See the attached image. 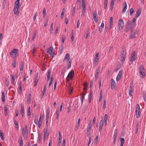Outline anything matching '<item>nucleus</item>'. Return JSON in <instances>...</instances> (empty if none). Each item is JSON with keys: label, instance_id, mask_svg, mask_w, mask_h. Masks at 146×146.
Wrapping results in <instances>:
<instances>
[{"label": "nucleus", "instance_id": "obj_13", "mask_svg": "<svg viewBox=\"0 0 146 146\" xmlns=\"http://www.w3.org/2000/svg\"><path fill=\"white\" fill-rule=\"evenodd\" d=\"M111 89H113L115 88L116 86V84L114 80L113 79H111Z\"/></svg>", "mask_w": 146, "mask_h": 146}, {"label": "nucleus", "instance_id": "obj_55", "mask_svg": "<svg viewBox=\"0 0 146 146\" xmlns=\"http://www.w3.org/2000/svg\"><path fill=\"white\" fill-rule=\"evenodd\" d=\"M99 59H94V64H96L97 62H98V61Z\"/></svg>", "mask_w": 146, "mask_h": 146}, {"label": "nucleus", "instance_id": "obj_11", "mask_svg": "<svg viewBox=\"0 0 146 146\" xmlns=\"http://www.w3.org/2000/svg\"><path fill=\"white\" fill-rule=\"evenodd\" d=\"M58 146H60V143L62 141V136L61 133L60 131H58Z\"/></svg>", "mask_w": 146, "mask_h": 146}, {"label": "nucleus", "instance_id": "obj_58", "mask_svg": "<svg viewBox=\"0 0 146 146\" xmlns=\"http://www.w3.org/2000/svg\"><path fill=\"white\" fill-rule=\"evenodd\" d=\"M31 94H29V96H28L27 98V101L28 102H29L30 100L31 99Z\"/></svg>", "mask_w": 146, "mask_h": 146}, {"label": "nucleus", "instance_id": "obj_52", "mask_svg": "<svg viewBox=\"0 0 146 146\" xmlns=\"http://www.w3.org/2000/svg\"><path fill=\"white\" fill-rule=\"evenodd\" d=\"M82 7H86V5L85 2H82Z\"/></svg>", "mask_w": 146, "mask_h": 146}, {"label": "nucleus", "instance_id": "obj_63", "mask_svg": "<svg viewBox=\"0 0 146 146\" xmlns=\"http://www.w3.org/2000/svg\"><path fill=\"white\" fill-rule=\"evenodd\" d=\"M131 21L130 20H129L128 21L127 23V24L128 25L127 26L129 27V25L130 24H131Z\"/></svg>", "mask_w": 146, "mask_h": 146}, {"label": "nucleus", "instance_id": "obj_42", "mask_svg": "<svg viewBox=\"0 0 146 146\" xmlns=\"http://www.w3.org/2000/svg\"><path fill=\"white\" fill-rule=\"evenodd\" d=\"M139 129V125L138 123H137V124L136 127V134H137V133Z\"/></svg>", "mask_w": 146, "mask_h": 146}, {"label": "nucleus", "instance_id": "obj_12", "mask_svg": "<svg viewBox=\"0 0 146 146\" xmlns=\"http://www.w3.org/2000/svg\"><path fill=\"white\" fill-rule=\"evenodd\" d=\"M38 73H37L35 78L34 81V86H36L37 85V83L38 81Z\"/></svg>", "mask_w": 146, "mask_h": 146}, {"label": "nucleus", "instance_id": "obj_31", "mask_svg": "<svg viewBox=\"0 0 146 146\" xmlns=\"http://www.w3.org/2000/svg\"><path fill=\"white\" fill-rule=\"evenodd\" d=\"M53 77H52L50 78V80L49 82V85H48L49 87L51 85L52 83V82L53 81Z\"/></svg>", "mask_w": 146, "mask_h": 146}, {"label": "nucleus", "instance_id": "obj_39", "mask_svg": "<svg viewBox=\"0 0 146 146\" xmlns=\"http://www.w3.org/2000/svg\"><path fill=\"white\" fill-rule=\"evenodd\" d=\"M134 12V10L133 8H131L130 10V15H132Z\"/></svg>", "mask_w": 146, "mask_h": 146}, {"label": "nucleus", "instance_id": "obj_47", "mask_svg": "<svg viewBox=\"0 0 146 146\" xmlns=\"http://www.w3.org/2000/svg\"><path fill=\"white\" fill-rule=\"evenodd\" d=\"M71 60L69 61V64H68V69H69L71 67Z\"/></svg>", "mask_w": 146, "mask_h": 146}, {"label": "nucleus", "instance_id": "obj_40", "mask_svg": "<svg viewBox=\"0 0 146 146\" xmlns=\"http://www.w3.org/2000/svg\"><path fill=\"white\" fill-rule=\"evenodd\" d=\"M135 25V24L133 25V24H131V25L130 28V30L131 31H133V29L134 28Z\"/></svg>", "mask_w": 146, "mask_h": 146}, {"label": "nucleus", "instance_id": "obj_7", "mask_svg": "<svg viewBox=\"0 0 146 146\" xmlns=\"http://www.w3.org/2000/svg\"><path fill=\"white\" fill-rule=\"evenodd\" d=\"M49 53L50 55L51 56H52V57H54V50L53 47L52 46H51L50 48Z\"/></svg>", "mask_w": 146, "mask_h": 146}, {"label": "nucleus", "instance_id": "obj_25", "mask_svg": "<svg viewBox=\"0 0 146 146\" xmlns=\"http://www.w3.org/2000/svg\"><path fill=\"white\" fill-rule=\"evenodd\" d=\"M70 57V54L68 53H67L65 55L64 60L66 61L67 60H68L67 61L68 62L69 59Z\"/></svg>", "mask_w": 146, "mask_h": 146}, {"label": "nucleus", "instance_id": "obj_19", "mask_svg": "<svg viewBox=\"0 0 146 146\" xmlns=\"http://www.w3.org/2000/svg\"><path fill=\"white\" fill-rule=\"evenodd\" d=\"M145 72L144 67L142 65H141L140 66L139 72Z\"/></svg>", "mask_w": 146, "mask_h": 146}, {"label": "nucleus", "instance_id": "obj_59", "mask_svg": "<svg viewBox=\"0 0 146 146\" xmlns=\"http://www.w3.org/2000/svg\"><path fill=\"white\" fill-rule=\"evenodd\" d=\"M80 20H78V21L77 22V28H79V26H80Z\"/></svg>", "mask_w": 146, "mask_h": 146}, {"label": "nucleus", "instance_id": "obj_30", "mask_svg": "<svg viewBox=\"0 0 146 146\" xmlns=\"http://www.w3.org/2000/svg\"><path fill=\"white\" fill-rule=\"evenodd\" d=\"M145 72H139V74L143 78H144L145 76Z\"/></svg>", "mask_w": 146, "mask_h": 146}, {"label": "nucleus", "instance_id": "obj_9", "mask_svg": "<svg viewBox=\"0 0 146 146\" xmlns=\"http://www.w3.org/2000/svg\"><path fill=\"white\" fill-rule=\"evenodd\" d=\"M122 71L121 70H120L119 71L116 78L117 81H119L121 78L122 76Z\"/></svg>", "mask_w": 146, "mask_h": 146}, {"label": "nucleus", "instance_id": "obj_48", "mask_svg": "<svg viewBox=\"0 0 146 146\" xmlns=\"http://www.w3.org/2000/svg\"><path fill=\"white\" fill-rule=\"evenodd\" d=\"M84 96H81L80 97L81 100V104L82 105L84 101Z\"/></svg>", "mask_w": 146, "mask_h": 146}, {"label": "nucleus", "instance_id": "obj_56", "mask_svg": "<svg viewBox=\"0 0 146 146\" xmlns=\"http://www.w3.org/2000/svg\"><path fill=\"white\" fill-rule=\"evenodd\" d=\"M37 15V12H36L35 13V14L34 15V17H33L34 21H35L36 20V19Z\"/></svg>", "mask_w": 146, "mask_h": 146}, {"label": "nucleus", "instance_id": "obj_20", "mask_svg": "<svg viewBox=\"0 0 146 146\" xmlns=\"http://www.w3.org/2000/svg\"><path fill=\"white\" fill-rule=\"evenodd\" d=\"M124 6L123 8V11L122 12V13H124L125 12L127 7V4L126 2L124 3Z\"/></svg>", "mask_w": 146, "mask_h": 146}, {"label": "nucleus", "instance_id": "obj_23", "mask_svg": "<svg viewBox=\"0 0 146 146\" xmlns=\"http://www.w3.org/2000/svg\"><path fill=\"white\" fill-rule=\"evenodd\" d=\"M113 18L112 17H111L110 19V26H109V29H111V26H112L113 24Z\"/></svg>", "mask_w": 146, "mask_h": 146}, {"label": "nucleus", "instance_id": "obj_62", "mask_svg": "<svg viewBox=\"0 0 146 146\" xmlns=\"http://www.w3.org/2000/svg\"><path fill=\"white\" fill-rule=\"evenodd\" d=\"M42 119H41V115L40 116L39 120L38 122V123H42Z\"/></svg>", "mask_w": 146, "mask_h": 146}, {"label": "nucleus", "instance_id": "obj_5", "mask_svg": "<svg viewBox=\"0 0 146 146\" xmlns=\"http://www.w3.org/2000/svg\"><path fill=\"white\" fill-rule=\"evenodd\" d=\"M13 10L15 14H16L17 13L18 10V0H17L15 2Z\"/></svg>", "mask_w": 146, "mask_h": 146}, {"label": "nucleus", "instance_id": "obj_64", "mask_svg": "<svg viewBox=\"0 0 146 146\" xmlns=\"http://www.w3.org/2000/svg\"><path fill=\"white\" fill-rule=\"evenodd\" d=\"M41 139H42L41 134H39V141L40 142L41 140Z\"/></svg>", "mask_w": 146, "mask_h": 146}, {"label": "nucleus", "instance_id": "obj_34", "mask_svg": "<svg viewBox=\"0 0 146 146\" xmlns=\"http://www.w3.org/2000/svg\"><path fill=\"white\" fill-rule=\"evenodd\" d=\"M102 91L101 90L100 91V98L99 99V101H101L102 100Z\"/></svg>", "mask_w": 146, "mask_h": 146}, {"label": "nucleus", "instance_id": "obj_43", "mask_svg": "<svg viewBox=\"0 0 146 146\" xmlns=\"http://www.w3.org/2000/svg\"><path fill=\"white\" fill-rule=\"evenodd\" d=\"M101 66H99L96 70V73H97V74H99V73L100 72V70H101Z\"/></svg>", "mask_w": 146, "mask_h": 146}, {"label": "nucleus", "instance_id": "obj_21", "mask_svg": "<svg viewBox=\"0 0 146 146\" xmlns=\"http://www.w3.org/2000/svg\"><path fill=\"white\" fill-rule=\"evenodd\" d=\"M141 12V9H139L136 12L135 17L136 18L138 17L140 15Z\"/></svg>", "mask_w": 146, "mask_h": 146}, {"label": "nucleus", "instance_id": "obj_16", "mask_svg": "<svg viewBox=\"0 0 146 146\" xmlns=\"http://www.w3.org/2000/svg\"><path fill=\"white\" fill-rule=\"evenodd\" d=\"M92 90L90 89L88 97V102L89 103H90L91 102L92 98Z\"/></svg>", "mask_w": 146, "mask_h": 146}, {"label": "nucleus", "instance_id": "obj_18", "mask_svg": "<svg viewBox=\"0 0 146 146\" xmlns=\"http://www.w3.org/2000/svg\"><path fill=\"white\" fill-rule=\"evenodd\" d=\"M104 125V122L103 120V118L102 117V120H101L100 123V127H99V130L100 132L101 130L102 129V127L103 126V125ZM101 132H100V133Z\"/></svg>", "mask_w": 146, "mask_h": 146}, {"label": "nucleus", "instance_id": "obj_3", "mask_svg": "<svg viewBox=\"0 0 146 146\" xmlns=\"http://www.w3.org/2000/svg\"><path fill=\"white\" fill-rule=\"evenodd\" d=\"M74 76V71L73 70H72L69 73L66 78V82H68L70 79H72L73 78Z\"/></svg>", "mask_w": 146, "mask_h": 146}, {"label": "nucleus", "instance_id": "obj_28", "mask_svg": "<svg viewBox=\"0 0 146 146\" xmlns=\"http://www.w3.org/2000/svg\"><path fill=\"white\" fill-rule=\"evenodd\" d=\"M14 122L15 124V127L17 130L18 129V124L16 120L15 119L14 120Z\"/></svg>", "mask_w": 146, "mask_h": 146}, {"label": "nucleus", "instance_id": "obj_38", "mask_svg": "<svg viewBox=\"0 0 146 146\" xmlns=\"http://www.w3.org/2000/svg\"><path fill=\"white\" fill-rule=\"evenodd\" d=\"M143 98L144 99V100L146 102V92H143Z\"/></svg>", "mask_w": 146, "mask_h": 146}, {"label": "nucleus", "instance_id": "obj_14", "mask_svg": "<svg viewBox=\"0 0 146 146\" xmlns=\"http://www.w3.org/2000/svg\"><path fill=\"white\" fill-rule=\"evenodd\" d=\"M135 33L133 31H131V33L129 36V38L132 39L135 38Z\"/></svg>", "mask_w": 146, "mask_h": 146}, {"label": "nucleus", "instance_id": "obj_36", "mask_svg": "<svg viewBox=\"0 0 146 146\" xmlns=\"http://www.w3.org/2000/svg\"><path fill=\"white\" fill-rule=\"evenodd\" d=\"M45 131L46 132V139H47L49 135V131L48 130H47L46 131H44V132Z\"/></svg>", "mask_w": 146, "mask_h": 146}, {"label": "nucleus", "instance_id": "obj_50", "mask_svg": "<svg viewBox=\"0 0 146 146\" xmlns=\"http://www.w3.org/2000/svg\"><path fill=\"white\" fill-rule=\"evenodd\" d=\"M56 114L57 116L56 117V119H59V113H58V111L57 110L56 111Z\"/></svg>", "mask_w": 146, "mask_h": 146}, {"label": "nucleus", "instance_id": "obj_1", "mask_svg": "<svg viewBox=\"0 0 146 146\" xmlns=\"http://www.w3.org/2000/svg\"><path fill=\"white\" fill-rule=\"evenodd\" d=\"M18 51V50L15 48L12 50L10 53L11 57L13 58L16 57L17 55H18L17 54Z\"/></svg>", "mask_w": 146, "mask_h": 146}, {"label": "nucleus", "instance_id": "obj_33", "mask_svg": "<svg viewBox=\"0 0 146 146\" xmlns=\"http://www.w3.org/2000/svg\"><path fill=\"white\" fill-rule=\"evenodd\" d=\"M65 10V9L64 8L62 9V13L61 14V16H60V19H63L64 17V10Z\"/></svg>", "mask_w": 146, "mask_h": 146}, {"label": "nucleus", "instance_id": "obj_15", "mask_svg": "<svg viewBox=\"0 0 146 146\" xmlns=\"http://www.w3.org/2000/svg\"><path fill=\"white\" fill-rule=\"evenodd\" d=\"M22 131L23 135H26L27 134L28 131L27 125H25V130L24 128H23Z\"/></svg>", "mask_w": 146, "mask_h": 146}, {"label": "nucleus", "instance_id": "obj_45", "mask_svg": "<svg viewBox=\"0 0 146 146\" xmlns=\"http://www.w3.org/2000/svg\"><path fill=\"white\" fill-rule=\"evenodd\" d=\"M46 14V10L45 8H44L43 9V17H44L45 15Z\"/></svg>", "mask_w": 146, "mask_h": 146}, {"label": "nucleus", "instance_id": "obj_61", "mask_svg": "<svg viewBox=\"0 0 146 146\" xmlns=\"http://www.w3.org/2000/svg\"><path fill=\"white\" fill-rule=\"evenodd\" d=\"M65 139H64L63 140L62 144V146H65Z\"/></svg>", "mask_w": 146, "mask_h": 146}, {"label": "nucleus", "instance_id": "obj_46", "mask_svg": "<svg viewBox=\"0 0 146 146\" xmlns=\"http://www.w3.org/2000/svg\"><path fill=\"white\" fill-rule=\"evenodd\" d=\"M120 141L121 142V144H124L125 142V140L124 138H121Z\"/></svg>", "mask_w": 146, "mask_h": 146}, {"label": "nucleus", "instance_id": "obj_53", "mask_svg": "<svg viewBox=\"0 0 146 146\" xmlns=\"http://www.w3.org/2000/svg\"><path fill=\"white\" fill-rule=\"evenodd\" d=\"M11 77L12 78L11 83H13V84L14 83V76L13 75H11Z\"/></svg>", "mask_w": 146, "mask_h": 146}, {"label": "nucleus", "instance_id": "obj_54", "mask_svg": "<svg viewBox=\"0 0 146 146\" xmlns=\"http://www.w3.org/2000/svg\"><path fill=\"white\" fill-rule=\"evenodd\" d=\"M115 0H111V3L110 5H112V6H114V3Z\"/></svg>", "mask_w": 146, "mask_h": 146}, {"label": "nucleus", "instance_id": "obj_6", "mask_svg": "<svg viewBox=\"0 0 146 146\" xmlns=\"http://www.w3.org/2000/svg\"><path fill=\"white\" fill-rule=\"evenodd\" d=\"M126 52L124 50L123 51L121 54V59L123 62H124L125 60V56L126 55Z\"/></svg>", "mask_w": 146, "mask_h": 146}, {"label": "nucleus", "instance_id": "obj_4", "mask_svg": "<svg viewBox=\"0 0 146 146\" xmlns=\"http://www.w3.org/2000/svg\"><path fill=\"white\" fill-rule=\"evenodd\" d=\"M136 117L137 118H138L140 117L141 114L140 108L138 104H137L136 105Z\"/></svg>", "mask_w": 146, "mask_h": 146}, {"label": "nucleus", "instance_id": "obj_22", "mask_svg": "<svg viewBox=\"0 0 146 146\" xmlns=\"http://www.w3.org/2000/svg\"><path fill=\"white\" fill-rule=\"evenodd\" d=\"M24 110H25V109H24V106L23 105H21V112L22 115V117H23L24 115Z\"/></svg>", "mask_w": 146, "mask_h": 146}, {"label": "nucleus", "instance_id": "obj_57", "mask_svg": "<svg viewBox=\"0 0 146 146\" xmlns=\"http://www.w3.org/2000/svg\"><path fill=\"white\" fill-rule=\"evenodd\" d=\"M75 9H76V7H74L73 8V9H72V15H74L75 12Z\"/></svg>", "mask_w": 146, "mask_h": 146}, {"label": "nucleus", "instance_id": "obj_51", "mask_svg": "<svg viewBox=\"0 0 146 146\" xmlns=\"http://www.w3.org/2000/svg\"><path fill=\"white\" fill-rule=\"evenodd\" d=\"M50 70H48V71L47 72V77H50Z\"/></svg>", "mask_w": 146, "mask_h": 146}, {"label": "nucleus", "instance_id": "obj_32", "mask_svg": "<svg viewBox=\"0 0 146 146\" xmlns=\"http://www.w3.org/2000/svg\"><path fill=\"white\" fill-rule=\"evenodd\" d=\"M16 60L15 59L14 60L13 62H12V65L14 68H15L16 66Z\"/></svg>", "mask_w": 146, "mask_h": 146}, {"label": "nucleus", "instance_id": "obj_17", "mask_svg": "<svg viewBox=\"0 0 146 146\" xmlns=\"http://www.w3.org/2000/svg\"><path fill=\"white\" fill-rule=\"evenodd\" d=\"M115 131H116L115 132V131L114 132V133L113 135L114 145H115V143L116 142V139L117 137V129H115Z\"/></svg>", "mask_w": 146, "mask_h": 146}, {"label": "nucleus", "instance_id": "obj_41", "mask_svg": "<svg viewBox=\"0 0 146 146\" xmlns=\"http://www.w3.org/2000/svg\"><path fill=\"white\" fill-rule=\"evenodd\" d=\"M53 23H52L51 24V25L50 27V33L52 32V31L53 30Z\"/></svg>", "mask_w": 146, "mask_h": 146}, {"label": "nucleus", "instance_id": "obj_49", "mask_svg": "<svg viewBox=\"0 0 146 146\" xmlns=\"http://www.w3.org/2000/svg\"><path fill=\"white\" fill-rule=\"evenodd\" d=\"M95 59H99V53H97L95 55Z\"/></svg>", "mask_w": 146, "mask_h": 146}, {"label": "nucleus", "instance_id": "obj_60", "mask_svg": "<svg viewBox=\"0 0 146 146\" xmlns=\"http://www.w3.org/2000/svg\"><path fill=\"white\" fill-rule=\"evenodd\" d=\"M65 38V36L64 35H62V43H64V40Z\"/></svg>", "mask_w": 146, "mask_h": 146}, {"label": "nucleus", "instance_id": "obj_8", "mask_svg": "<svg viewBox=\"0 0 146 146\" xmlns=\"http://www.w3.org/2000/svg\"><path fill=\"white\" fill-rule=\"evenodd\" d=\"M135 51H134L132 52L131 54V56L130 60V64H132L133 61L135 59Z\"/></svg>", "mask_w": 146, "mask_h": 146}, {"label": "nucleus", "instance_id": "obj_10", "mask_svg": "<svg viewBox=\"0 0 146 146\" xmlns=\"http://www.w3.org/2000/svg\"><path fill=\"white\" fill-rule=\"evenodd\" d=\"M93 17L94 19V21L95 22L97 23L98 21V16L96 13V12L94 11L93 12Z\"/></svg>", "mask_w": 146, "mask_h": 146}, {"label": "nucleus", "instance_id": "obj_26", "mask_svg": "<svg viewBox=\"0 0 146 146\" xmlns=\"http://www.w3.org/2000/svg\"><path fill=\"white\" fill-rule=\"evenodd\" d=\"M91 126H92V124L91 123V122H90L88 124V126L87 131V133L88 132H90V130L91 128Z\"/></svg>", "mask_w": 146, "mask_h": 146}, {"label": "nucleus", "instance_id": "obj_37", "mask_svg": "<svg viewBox=\"0 0 146 146\" xmlns=\"http://www.w3.org/2000/svg\"><path fill=\"white\" fill-rule=\"evenodd\" d=\"M20 138H21L20 140V146H23V143L22 137L20 136Z\"/></svg>", "mask_w": 146, "mask_h": 146}, {"label": "nucleus", "instance_id": "obj_2", "mask_svg": "<svg viewBox=\"0 0 146 146\" xmlns=\"http://www.w3.org/2000/svg\"><path fill=\"white\" fill-rule=\"evenodd\" d=\"M118 26L119 30L120 31H121L123 29L124 26V23L122 19H120L118 22Z\"/></svg>", "mask_w": 146, "mask_h": 146}, {"label": "nucleus", "instance_id": "obj_44", "mask_svg": "<svg viewBox=\"0 0 146 146\" xmlns=\"http://www.w3.org/2000/svg\"><path fill=\"white\" fill-rule=\"evenodd\" d=\"M36 33L35 32L34 33L33 36L32 38V40H34L35 39V37H36Z\"/></svg>", "mask_w": 146, "mask_h": 146}, {"label": "nucleus", "instance_id": "obj_24", "mask_svg": "<svg viewBox=\"0 0 146 146\" xmlns=\"http://www.w3.org/2000/svg\"><path fill=\"white\" fill-rule=\"evenodd\" d=\"M23 62H22L20 64V72L21 73H22L23 72Z\"/></svg>", "mask_w": 146, "mask_h": 146}, {"label": "nucleus", "instance_id": "obj_35", "mask_svg": "<svg viewBox=\"0 0 146 146\" xmlns=\"http://www.w3.org/2000/svg\"><path fill=\"white\" fill-rule=\"evenodd\" d=\"M108 2V0H105V1H104V8L105 9H106L107 8Z\"/></svg>", "mask_w": 146, "mask_h": 146}, {"label": "nucleus", "instance_id": "obj_27", "mask_svg": "<svg viewBox=\"0 0 146 146\" xmlns=\"http://www.w3.org/2000/svg\"><path fill=\"white\" fill-rule=\"evenodd\" d=\"M59 52L60 54H61L64 49V46L63 45H62L59 47Z\"/></svg>", "mask_w": 146, "mask_h": 146}, {"label": "nucleus", "instance_id": "obj_29", "mask_svg": "<svg viewBox=\"0 0 146 146\" xmlns=\"http://www.w3.org/2000/svg\"><path fill=\"white\" fill-rule=\"evenodd\" d=\"M2 101L3 102H4L5 101V94L4 92H2Z\"/></svg>", "mask_w": 146, "mask_h": 146}]
</instances>
